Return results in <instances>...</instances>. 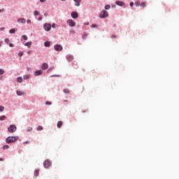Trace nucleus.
<instances>
[{
  "instance_id": "nucleus-23",
  "label": "nucleus",
  "mask_w": 179,
  "mask_h": 179,
  "mask_svg": "<svg viewBox=\"0 0 179 179\" xmlns=\"http://www.w3.org/2000/svg\"><path fill=\"white\" fill-rule=\"evenodd\" d=\"M141 6L142 8H146V2L145 1H143L142 3H141Z\"/></svg>"
},
{
  "instance_id": "nucleus-3",
  "label": "nucleus",
  "mask_w": 179,
  "mask_h": 179,
  "mask_svg": "<svg viewBox=\"0 0 179 179\" xmlns=\"http://www.w3.org/2000/svg\"><path fill=\"white\" fill-rule=\"evenodd\" d=\"M66 23L69 24L70 27H75L76 26V22H75L72 19L67 20Z\"/></svg>"
},
{
  "instance_id": "nucleus-44",
  "label": "nucleus",
  "mask_w": 179,
  "mask_h": 179,
  "mask_svg": "<svg viewBox=\"0 0 179 179\" xmlns=\"http://www.w3.org/2000/svg\"><path fill=\"white\" fill-rule=\"evenodd\" d=\"M130 6H134V2H130Z\"/></svg>"
},
{
  "instance_id": "nucleus-34",
  "label": "nucleus",
  "mask_w": 179,
  "mask_h": 179,
  "mask_svg": "<svg viewBox=\"0 0 179 179\" xmlns=\"http://www.w3.org/2000/svg\"><path fill=\"white\" fill-rule=\"evenodd\" d=\"M3 110H5V107L0 106V111L2 113V111H3Z\"/></svg>"
},
{
  "instance_id": "nucleus-43",
  "label": "nucleus",
  "mask_w": 179,
  "mask_h": 179,
  "mask_svg": "<svg viewBox=\"0 0 179 179\" xmlns=\"http://www.w3.org/2000/svg\"><path fill=\"white\" fill-rule=\"evenodd\" d=\"M27 23H31V20H27Z\"/></svg>"
},
{
  "instance_id": "nucleus-13",
  "label": "nucleus",
  "mask_w": 179,
  "mask_h": 179,
  "mask_svg": "<svg viewBox=\"0 0 179 179\" xmlns=\"http://www.w3.org/2000/svg\"><path fill=\"white\" fill-rule=\"evenodd\" d=\"M116 5H118V6H124V3L122 1H116Z\"/></svg>"
},
{
  "instance_id": "nucleus-1",
  "label": "nucleus",
  "mask_w": 179,
  "mask_h": 179,
  "mask_svg": "<svg viewBox=\"0 0 179 179\" xmlns=\"http://www.w3.org/2000/svg\"><path fill=\"white\" fill-rule=\"evenodd\" d=\"M19 140V137L17 136H8L6 140V143H13V142H16V141Z\"/></svg>"
},
{
  "instance_id": "nucleus-6",
  "label": "nucleus",
  "mask_w": 179,
  "mask_h": 179,
  "mask_svg": "<svg viewBox=\"0 0 179 179\" xmlns=\"http://www.w3.org/2000/svg\"><path fill=\"white\" fill-rule=\"evenodd\" d=\"M43 166H44L45 169H48V167H50V166H51V161H50L49 159H46L43 162Z\"/></svg>"
},
{
  "instance_id": "nucleus-37",
  "label": "nucleus",
  "mask_w": 179,
  "mask_h": 179,
  "mask_svg": "<svg viewBox=\"0 0 179 179\" xmlns=\"http://www.w3.org/2000/svg\"><path fill=\"white\" fill-rule=\"evenodd\" d=\"M19 57H23V52H20L18 53Z\"/></svg>"
},
{
  "instance_id": "nucleus-41",
  "label": "nucleus",
  "mask_w": 179,
  "mask_h": 179,
  "mask_svg": "<svg viewBox=\"0 0 179 179\" xmlns=\"http://www.w3.org/2000/svg\"><path fill=\"white\" fill-rule=\"evenodd\" d=\"M3 30H5V27H1V28H0V31H3Z\"/></svg>"
},
{
  "instance_id": "nucleus-35",
  "label": "nucleus",
  "mask_w": 179,
  "mask_h": 179,
  "mask_svg": "<svg viewBox=\"0 0 179 179\" xmlns=\"http://www.w3.org/2000/svg\"><path fill=\"white\" fill-rule=\"evenodd\" d=\"M22 38H23V40H27V36L23 35V36H22Z\"/></svg>"
},
{
  "instance_id": "nucleus-47",
  "label": "nucleus",
  "mask_w": 179,
  "mask_h": 179,
  "mask_svg": "<svg viewBox=\"0 0 179 179\" xmlns=\"http://www.w3.org/2000/svg\"><path fill=\"white\" fill-rule=\"evenodd\" d=\"M40 2H45V0H39Z\"/></svg>"
},
{
  "instance_id": "nucleus-9",
  "label": "nucleus",
  "mask_w": 179,
  "mask_h": 179,
  "mask_svg": "<svg viewBox=\"0 0 179 179\" xmlns=\"http://www.w3.org/2000/svg\"><path fill=\"white\" fill-rule=\"evenodd\" d=\"M41 73H43V71H41V70H38V71H36L34 73V76H40V75H41Z\"/></svg>"
},
{
  "instance_id": "nucleus-8",
  "label": "nucleus",
  "mask_w": 179,
  "mask_h": 179,
  "mask_svg": "<svg viewBox=\"0 0 179 179\" xmlns=\"http://www.w3.org/2000/svg\"><path fill=\"white\" fill-rule=\"evenodd\" d=\"M79 17V14L77 12H72L71 13V17H73V19H78V17Z\"/></svg>"
},
{
  "instance_id": "nucleus-28",
  "label": "nucleus",
  "mask_w": 179,
  "mask_h": 179,
  "mask_svg": "<svg viewBox=\"0 0 179 179\" xmlns=\"http://www.w3.org/2000/svg\"><path fill=\"white\" fill-rule=\"evenodd\" d=\"M43 126H38L37 127V131H43Z\"/></svg>"
},
{
  "instance_id": "nucleus-2",
  "label": "nucleus",
  "mask_w": 179,
  "mask_h": 179,
  "mask_svg": "<svg viewBox=\"0 0 179 179\" xmlns=\"http://www.w3.org/2000/svg\"><path fill=\"white\" fill-rule=\"evenodd\" d=\"M16 129H17V127H16V125L15 124H10L8 128V131H10V134H13V132H16Z\"/></svg>"
},
{
  "instance_id": "nucleus-50",
  "label": "nucleus",
  "mask_w": 179,
  "mask_h": 179,
  "mask_svg": "<svg viewBox=\"0 0 179 179\" xmlns=\"http://www.w3.org/2000/svg\"><path fill=\"white\" fill-rule=\"evenodd\" d=\"M0 162H3V158H0Z\"/></svg>"
},
{
  "instance_id": "nucleus-53",
  "label": "nucleus",
  "mask_w": 179,
  "mask_h": 179,
  "mask_svg": "<svg viewBox=\"0 0 179 179\" xmlns=\"http://www.w3.org/2000/svg\"><path fill=\"white\" fill-rule=\"evenodd\" d=\"M0 47H1V44H0Z\"/></svg>"
},
{
  "instance_id": "nucleus-18",
  "label": "nucleus",
  "mask_w": 179,
  "mask_h": 179,
  "mask_svg": "<svg viewBox=\"0 0 179 179\" xmlns=\"http://www.w3.org/2000/svg\"><path fill=\"white\" fill-rule=\"evenodd\" d=\"M63 122H62V121H59L58 122H57V127L58 128H61V127H62V125H63Z\"/></svg>"
},
{
  "instance_id": "nucleus-52",
  "label": "nucleus",
  "mask_w": 179,
  "mask_h": 179,
  "mask_svg": "<svg viewBox=\"0 0 179 179\" xmlns=\"http://www.w3.org/2000/svg\"><path fill=\"white\" fill-rule=\"evenodd\" d=\"M61 1H64L65 0H61Z\"/></svg>"
},
{
  "instance_id": "nucleus-21",
  "label": "nucleus",
  "mask_w": 179,
  "mask_h": 179,
  "mask_svg": "<svg viewBox=\"0 0 179 179\" xmlns=\"http://www.w3.org/2000/svg\"><path fill=\"white\" fill-rule=\"evenodd\" d=\"M44 45L45 47H50V45H51V43H50L49 41H46L44 43Z\"/></svg>"
},
{
  "instance_id": "nucleus-7",
  "label": "nucleus",
  "mask_w": 179,
  "mask_h": 179,
  "mask_svg": "<svg viewBox=\"0 0 179 179\" xmlns=\"http://www.w3.org/2000/svg\"><path fill=\"white\" fill-rule=\"evenodd\" d=\"M55 51H62L63 48L61 45H55Z\"/></svg>"
},
{
  "instance_id": "nucleus-19",
  "label": "nucleus",
  "mask_w": 179,
  "mask_h": 179,
  "mask_svg": "<svg viewBox=\"0 0 179 179\" xmlns=\"http://www.w3.org/2000/svg\"><path fill=\"white\" fill-rule=\"evenodd\" d=\"M40 173V169H36L35 171H34V176L36 177L38 176V174Z\"/></svg>"
},
{
  "instance_id": "nucleus-25",
  "label": "nucleus",
  "mask_w": 179,
  "mask_h": 179,
  "mask_svg": "<svg viewBox=\"0 0 179 179\" xmlns=\"http://www.w3.org/2000/svg\"><path fill=\"white\" fill-rule=\"evenodd\" d=\"M110 8H111V6L108 4L105 6V9H106V10H108V9H110Z\"/></svg>"
},
{
  "instance_id": "nucleus-12",
  "label": "nucleus",
  "mask_w": 179,
  "mask_h": 179,
  "mask_svg": "<svg viewBox=\"0 0 179 179\" xmlns=\"http://www.w3.org/2000/svg\"><path fill=\"white\" fill-rule=\"evenodd\" d=\"M18 23H26V19L24 18H20L17 20Z\"/></svg>"
},
{
  "instance_id": "nucleus-29",
  "label": "nucleus",
  "mask_w": 179,
  "mask_h": 179,
  "mask_svg": "<svg viewBox=\"0 0 179 179\" xmlns=\"http://www.w3.org/2000/svg\"><path fill=\"white\" fill-rule=\"evenodd\" d=\"M34 16H38L40 15V13L38 11H34Z\"/></svg>"
},
{
  "instance_id": "nucleus-14",
  "label": "nucleus",
  "mask_w": 179,
  "mask_h": 179,
  "mask_svg": "<svg viewBox=\"0 0 179 179\" xmlns=\"http://www.w3.org/2000/svg\"><path fill=\"white\" fill-rule=\"evenodd\" d=\"M76 2V6H80V0H73Z\"/></svg>"
},
{
  "instance_id": "nucleus-33",
  "label": "nucleus",
  "mask_w": 179,
  "mask_h": 179,
  "mask_svg": "<svg viewBox=\"0 0 179 179\" xmlns=\"http://www.w3.org/2000/svg\"><path fill=\"white\" fill-rule=\"evenodd\" d=\"M45 104H46V106H51V104H52V103L51 101H48L45 102Z\"/></svg>"
},
{
  "instance_id": "nucleus-49",
  "label": "nucleus",
  "mask_w": 179,
  "mask_h": 179,
  "mask_svg": "<svg viewBox=\"0 0 179 179\" xmlns=\"http://www.w3.org/2000/svg\"><path fill=\"white\" fill-rule=\"evenodd\" d=\"M27 54H31V50L28 51Z\"/></svg>"
},
{
  "instance_id": "nucleus-30",
  "label": "nucleus",
  "mask_w": 179,
  "mask_h": 179,
  "mask_svg": "<svg viewBox=\"0 0 179 179\" xmlns=\"http://www.w3.org/2000/svg\"><path fill=\"white\" fill-rule=\"evenodd\" d=\"M64 93H65L66 94H69V90L68 89H64Z\"/></svg>"
},
{
  "instance_id": "nucleus-40",
  "label": "nucleus",
  "mask_w": 179,
  "mask_h": 179,
  "mask_svg": "<svg viewBox=\"0 0 179 179\" xmlns=\"http://www.w3.org/2000/svg\"><path fill=\"white\" fill-rule=\"evenodd\" d=\"M59 76H56V75H54V76H51V78H59Z\"/></svg>"
},
{
  "instance_id": "nucleus-24",
  "label": "nucleus",
  "mask_w": 179,
  "mask_h": 179,
  "mask_svg": "<svg viewBox=\"0 0 179 179\" xmlns=\"http://www.w3.org/2000/svg\"><path fill=\"white\" fill-rule=\"evenodd\" d=\"M135 6H136V7L141 6V1H136V2H135Z\"/></svg>"
},
{
  "instance_id": "nucleus-27",
  "label": "nucleus",
  "mask_w": 179,
  "mask_h": 179,
  "mask_svg": "<svg viewBox=\"0 0 179 179\" xmlns=\"http://www.w3.org/2000/svg\"><path fill=\"white\" fill-rule=\"evenodd\" d=\"M6 118V116L3 115V116H0V121H3V120H5Z\"/></svg>"
},
{
  "instance_id": "nucleus-4",
  "label": "nucleus",
  "mask_w": 179,
  "mask_h": 179,
  "mask_svg": "<svg viewBox=\"0 0 179 179\" xmlns=\"http://www.w3.org/2000/svg\"><path fill=\"white\" fill-rule=\"evenodd\" d=\"M108 16V12L106 10H103L100 13L99 17L101 19H104V17H107Z\"/></svg>"
},
{
  "instance_id": "nucleus-22",
  "label": "nucleus",
  "mask_w": 179,
  "mask_h": 179,
  "mask_svg": "<svg viewBox=\"0 0 179 179\" xmlns=\"http://www.w3.org/2000/svg\"><path fill=\"white\" fill-rule=\"evenodd\" d=\"M23 79H24V80H27V79H30V75L24 76Z\"/></svg>"
},
{
  "instance_id": "nucleus-20",
  "label": "nucleus",
  "mask_w": 179,
  "mask_h": 179,
  "mask_svg": "<svg viewBox=\"0 0 179 179\" xmlns=\"http://www.w3.org/2000/svg\"><path fill=\"white\" fill-rule=\"evenodd\" d=\"M17 96H23V94H24V92H23L22 91H17Z\"/></svg>"
},
{
  "instance_id": "nucleus-51",
  "label": "nucleus",
  "mask_w": 179,
  "mask_h": 179,
  "mask_svg": "<svg viewBox=\"0 0 179 179\" xmlns=\"http://www.w3.org/2000/svg\"><path fill=\"white\" fill-rule=\"evenodd\" d=\"M52 71V69H48V72H50V71Z\"/></svg>"
},
{
  "instance_id": "nucleus-31",
  "label": "nucleus",
  "mask_w": 179,
  "mask_h": 179,
  "mask_svg": "<svg viewBox=\"0 0 179 179\" xmlns=\"http://www.w3.org/2000/svg\"><path fill=\"white\" fill-rule=\"evenodd\" d=\"M31 131H33V128L31 127H28L27 129V132H31Z\"/></svg>"
},
{
  "instance_id": "nucleus-15",
  "label": "nucleus",
  "mask_w": 179,
  "mask_h": 179,
  "mask_svg": "<svg viewBox=\"0 0 179 179\" xmlns=\"http://www.w3.org/2000/svg\"><path fill=\"white\" fill-rule=\"evenodd\" d=\"M17 29H11L10 31H9V33L10 34H15V33H16V31H17Z\"/></svg>"
},
{
  "instance_id": "nucleus-16",
  "label": "nucleus",
  "mask_w": 179,
  "mask_h": 179,
  "mask_svg": "<svg viewBox=\"0 0 179 179\" xmlns=\"http://www.w3.org/2000/svg\"><path fill=\"white\" fill-rule=\"evenodd\" d=\"M24 45L26 47H28V48H30V47H31V42H27Z\"/></svg>"
},
{
  "instance_id": "nucleus-36",
  "label": "nucleus",
  "mask_w": 179,
  "mask_h": 179,
  "mask_svg": "<svg viewBox=\"0 0 179 179\" xmlns=\"http://www.w3.org/2000/svg\"><path fill=\"white\" fill-rule=\"evenodd\" d=\"M5 73V71L0 69V75H3Z\"/></svg>"
},
{
  "instance_id": "nucleus-32",
  "label": "nucleus",
  "mask_w": 179,
  "mask_h": 179,
  "mask_svg": "<svg viewBox=\"0 0 179 179\" xmlns=\"http://www.w3.org/2000/svg\"><path fill=\"white\" fill-rule=\"evenodd\" d=\"M4 41H5V43H6V44H9V43H10L9 38H5V39H4Z\"/></svg>"
},
{
  "instance_id": "nucleus-45",
  "label": "nucleus",
  "mask_w": 179,
  "mask_h": 179,
  "mask_svg": "<svg viewBox=\"0 0 179 179\" xmlns=\"http://www.w3.org/2000/svg\"><path fill=\"white\" fill-rule=\"evenodd\" d=\"M1 12H5V9H1V10H0V13H1Z\"/></svg>"
},
{
  "instance_id": "nucleus-11",
  "label": "nucleus",
  "mask_w": 179,
  "mask_h": 179,
  "mask_svg": "<svg viewBox=\"0 0 179 179\" xmlns=\"http://www.w3.org/2000/svg\"><path fill=\"white\" fill-rule=\"evenodd\" d=\"M67 61L69 62H71L73 61V55H68L67 56Z\"/></svg>"
},
{
  "instance_id": "nucleus-39",
  "label": "nucleus",
  "mask_w": 179,
  "mask_h": 179,
  "mask_svg": "<svg viewBox=\"0 0 179 179\" xmlns=\"http://www.w3.org/2000/svg\"><path fill=\"white\" fill-rule=\"evenodd\" d=\"M55 26H57V24H55V23H53V24H52V27L53 29H55Z\"/></svg>"
},
{
  "instance_id": "nucleus-17",
  "label": "nucleus",
  "mask_w": 179,
  "mask_h": 179,
  "mask_svg": "<svg viewBox=\"0 0 179 179\" xmlns=\"http://www.w3.org/2000/svg\"><path fill=\"white\" fill-rule=\"evenodd\" d=\"M17 82H18V83H22V82H23V78L22 77H18L17 78Z\"/></svg>"
},
{
  "instance_id": "nucleus-42",
  "label": "nucleus",
  "mask_w": 179,
  "mask_h": 179,
  "mask_svg": "<svg viewBox=\"0 0 179 179\" xmlns=\"http://www.w3.org/2000/svg\"><path fill=\"white\" fill-rule=\"evenodd\" d=\"M111 38H117V36H116L115 35H113V36H111Z\"/></svg>"
},
{
  "instance_id": "nucleus-38",
  "label": "nucleus",
  "mask_w": 179,
  "mask_h": 179,
  "mask_svg": "<svg viewBox=\"0 0 179 179\" xmlns=\"http://www.w3.org/2000/svg\"><path fill=\"white\" fill-rule=\"evenodd\" d=\"M91 27H93V28L97 27V25L95 24H92V26H91Z\"/></svg>"
},
{
  "instance_id": "nucleus-48",
  "label": "nucleus",
  "mask_w": 179,
  "mask_h": 179,
  "mask_svg": "<svg viewBox=\"0 0 179 179\" xmlns=\"http://www.w3.org/2000/svg\"><path fill=\"white\" fill-rule=\"evenodd\" d=\"M43 20V17H39L38 20Z\"/></svg>"
},
{
  "instance_id": "nucleus-5",
  "label": "nucleus",
  "mask_w": 179,
  "mask_h": 179,
  "mask_svg": "<svg viewBox=\"0 0 179 179\" xmlns=\"http://www.w3.org/2000/svg\"><path fill=\"white\" fill-rule=\"evenodd\" d=\"M43 29L45 30V31H50V30H51V24L50 23L44 24Z\"/></svg>"
},
{
  "instance_id": "nucleus-10",
  "label": "nucleus",
  "mask_w": 179,
  "mask_h": 179,
  "mask_svg": "<svg viewBox=\"0 0 179 179\" xmlns=\"http://www.w3.org/2000/svg\"><path fill=\"white\" fill-rule=\"evenodd\" d=\"M48 69V64H47V63H43V64H42V69L43 70V71H45V69Z\"/></svg>"
},
{
  "instance_id": "nucleus-26",
  "label": "nucleus",
  "mask_w": 179,
  "mask_h": 179,
  "mask_svg": "<svg viewBox=\"0 0 179 179\" xmlns=\"http://www.w3.org/2000/svg\"><path fill=\"white\" fill-rule=\"evenodd\" d=\"M2 149H3V150H5V149H9V145H3V146L2 147Z\"/></svg>"
},
{
  "instance_id": "nucleus-46",
  "label": "nucleus",
  "mask_w": 179,
  "mask_h": 179,
  "mask_svg": "<svg viewBox=\"0 0 179 179\" xmlns=\"http://www.w3.org/2000/svg\"><path fill=\"white\" fill-rule=\"evenodd\" d=\"M13 46H14L13 44H12V43H10V44H9V47H11V48H12V47H13Z\"/></svg>"
}]
</instances>
